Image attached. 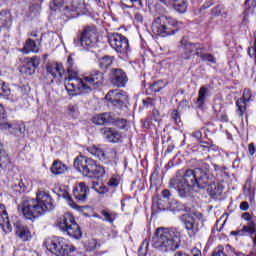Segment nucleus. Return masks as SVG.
I'll return each instance as SVG.
<instances>
[{
	"label": "nucleus",
	"instance_id": "nucleus-1",
	"mask_svg": "<svg viewBox=\"0 0 256 256\" xmlns=\"http://www.w3.org/2000/svg\"><path fill=\"white\" fill-rule=\"evenodd\" d=\"M169 187L178 192L179 197L187 199L193 195V189H207L210 195H217L215 176L209 170V164L203 163L201 167L186 170L183 176L170 180Z\"/></svg>",
	"mask_w": 256,
	"mask_h": 256
},
{
	"label": "nucleus",
	"instance_id": "nucleus-2",
	"mask_svg": "<svg viewBox=\"0 0 256 256\" xmlns=\"http://www.w3.org/2000/svg\"><path fill=\"white\" fill-rule=\"evenodd\" d=\"M53 209H55V201L45 191H39L36 199L24 197L18 205V211H21L25 219L29 221H35L37 217H41Z\"/></svg>",
	"mask_w": 256,
	"mask_h": 256
},
{
	"label": "nucleus",
	"instance_id": "nucleus-3",
	"mask_svg": "<svg viewBox=\"0 0 256 256\" xmlns=\"http://www.w3.org/2000/svg\"><path fill=\"white\" fill-rule=\"evenodd\" d=\"M104 79L105 77L103 76V72L99 70H93L83 79H71L70 82L66 85L67 93L71 97L79 95V91L80 93H89V91H93V89H99V87L103 85Z\"/></svg>",
	"mask_w": 256,
	"mask_h": 256
},
{
	"label": "nucleus",
	"instance_id": "nucleus-4",
	"mask_svg": "<svg viewBox=\"0 0 256 256\" xmlns=\"http://www.w3.org/2000/svg\"><path fill=\"white\" fill-rule=\"evenodd\" d=\"M180 234L175 228H158L152 238V247L163 253L179 249Z\"/></svg>",
	"mask_w": 256,
	"mask_h": 256
},
{
	"label": "nucleus",
	"instance_id": "nucleus-5",
	"mask_svg": "<svg viewBox=\"0 0 256 256\" xmlns=\"http://www.w3.org/2000/svg\"><path fill=\"white\" fill-rule=\"evenodd\" d=\"M74 168L81 173L83 177L89 179H99L105 175V168L97 165L95 160L87 156H78L74 160Z\"/></svg>",
	"mask_w": 256,
	"mask_h": 256
},
{
	"label": "nucleus",
	"instance_id": "nucleus-6",
	"mask_svg": "<svg viewBox=\"0 0 256 256\" xmlns=\"http://www.w3.org/2000/svg\"><path fill=\"white\" fill-rule=\"evenodd\" d=\"M179 24L174 18L160 16L155 18L152 23V33L160 37H169L179 31Z\"/></svg>",
	"mask_w": 256,
	"mask_h": 256
},
{
	"label": "nucleus",
	"instance_id": "nucleus-7",
	"mask_svg": "<svg viewBox=\"0 0 256 256\" xmlns=\"http://www.w3.org/2000/svg\"><path fill=\"white\" fill-rule=\"evenodd\" d=\"M56 225L60 231L64 232L65 235H69V237H73V239H80L83 237V233L81 232V228L79 224L75 222V218L71 213H65L60 216L56 222Z\"/></svg>",
	"mask_w": 256,
	"mask_h": 256
},
{
	"label": "nucleus",
	"instance_id": "nucleus-8",
	"mask_svg": "<svg viewBox=\"0 0 256 256\" xmlns=\"http://www.w3.org/2000/svg\"><path fill=\"white\" fill-rule=\"evenodd\" d=\"M46 249L56 256H68L75 251V247L67 240L61 237L54 236L49 238L44 243Z\"/></svg>",
	"mask_w": 256,
	"mask_h": 256
},
{
	"label": "nucleus",
	"instance_id": "nucleus-9",
	"mask_svg": "<svg viewBox=\"0 0 256 256\" xmlns=\"http://www.w3.org/2000/svg\"><path fill=\"white\" fill-rule=\"evenodd\" d=\"M98 41L97 29L93 26H88L74 38V44L76 47H82V49H91L95 47Z\"/></svg>",
	"mask_w": 256,
	"mask_h": 256
},
{
	"label": "nucleus",
	"instance_id": "nucleus-10",
	"mask_svg": "<svg viewBox=\"0 0 256 256\" xmlns=\"http://www.w3.org/2000/svg\"><path fill=\"white\" fill-rule=\"evenodd\" d=\"M180 221L190 235H195L203 227V214H186L181 216Z\"/></svg>",
	"mask_w": 256,
	"mask_h": 256
},
{
	"label": "nucleus",
	"instance_id": "nucleus-11",
	"mask_svg": "<svg viewBox=\"0 0 256 256\" xmlns=\"http://www.w3.org/2000/svg\"><path fill=\"white\" fill-rule=\"evenodd\" d=\"M93 123L96 125H105V123H114L118 129H124L127 126V120L119 119L112 112H106L95 115L93 117Z\"/></svg>",
	"mask_w": 256,
	"mask_h": 256
},
{
	"label": "nucleus",
	"instance_id": "nucleus-12",
	"mask_svg": "<svg viewBox=\"0 0 256 256\" xmlns=\"http://www.w3.org/2000/svg\"><path fill=\"white\" fill-rule=\"evenodd\" d=\"M108 42L110 47H112V49H115L117 53H127L129 51V40L122 34H109Z\"/></svg>",
	"mask_w": 256,
	"mask_h": 256
},
{
	"label": "nucleus",
	"instance_id": "nucleus-13",
	"mask_svg": "<svg viewBox=\"0 0 256 256\" xmlns=\"http://www.w3.org/2000/svg\"><path fill=\"white\" fill-rule=\"evenodd\" d=\"M105 99L112 107H116V109H123V107H125V103H127V93L119 89L110 90L106 94Z\"/></svg>",
	"mask_w": 256,
	"mask_h": 256
},
{
	"label": "nucleus",
	"instance_id": "nucleus-14",
	"mask_svg": "<svg viewBox=\"0 0 256 256\" xmlns=\"http://www.w3.org/2000/svg\"><path fill=\"white\" fill-rule=\"evenodd\" d=\"M182 53L180 55L181 61H189L191 59V54L195 51L201 50V44L191 43L188 37H183L180 41Z\"/></svg>",
	"mask_w": 256,
	"mask_h": 256
},
{
	"label": "nucleus",
	"instance_id": "nucleus-15",
	"mask_svg": "<svg viewBox=\"0 0 256 256\" xmlns=\"http://www.w3.org/2000/svg\"><path fill=\"white\" fill-rule=\"evenodd\" d=\"M63 10L67 19H75V17L85 13V2L81 0L73 1L69 6H65Z\"/></svg>",
	"mask_w": 256,
	"mask_h": 256
},
{
	"label": "nucleus",
	"instance_id": "nucleus-16",
	"mask_svg": "<svg viewBox=\"0 0 256 256\" xmlns=\"http://www.w3.org/2000/svg\"><path fill=\"white\" fill-rule=\"evenodd\" d=\"M40 59L38 56H34L32 58H26V62L20 66V73L22 75H35V70L39 67Z\"/></svg>",
	"mask_w": 256,
	"mask_h": 256
},
{
	"label": "nucleus",
	"instance_id": "nucleus-17",
	"mask_svg": "<svg viewBox=\"0 0 256 256\" xmlns=\"http://www.w3.org/2000/svg\"><path fill=\"white\" fill-rule=\"evenodd\" d=\"M89 195V188L85 182H80L73 189V196L77 203L83 204L87 203V197Z\"/></svg>",
	"mask_w": 256,
	"mask_h": 256
},
{
	"label": "nucleus",
	"instance_id": "nucleus-18",
	"mask_svg": "<svg viewBox=\"0 0 256 256\" xmlns=\"http://www.w3.org/2000/svg\"><path fill=\"white\" fill-rule=\"evenodd\" d=\"M110 80L114 87H125L128 81L127 74L122 69H113Z\"/></svg>",
	"mask_w": 256,
	"mask_h": 256
},
{
	"label": "nucleus",
	"instance_id": "nucleus-19",
	"mask_svg": "<svg viewBox=\"0 0 256 256\" xmlns=\"http://www.w3.org/2000/svg\"><path fill=\"white\" fill-rule=\"evenodd\" d=\"M251 97V89L245 88L242 98L236 101V107H238V114L240 117H243V115H245V111H247V103L251 101Z\"/></svg>",
	"mask_w": 256,
	"mask_h": 256
},
{
	"label": "nucleus",
	"instance_id": "nucleus-20",
	"mask_svg": "<svg viewBox=\"0 0 256 256\" xmlns=\"http://www.w3.org/2000/svg\"><path fill=\"white\" fill-rule=\"evenodd\" d=\"M15 234L22 241H31V231L29 227L25 226L21 221H16L13 223Z\"/></svg>",
	"mask_w": 256,
	"mask_h": 256
},
{
	"label": "nucleus",
	"instance_id": "nucleus-21",
	"mask_svg": "<svg viewBox=\"0 0 256 256\" xmlns=\"http://www.w3.org/2000/svg\"><path fill=\"white\" fill-rule=\"evenodd\" d=\"M0 227L4 233H11V231H13L11 220H9V214L3 204H0Z\"/></svg>",
	"mask_w": 256,
	"mask_h": 256
},
{
	"label": "nucleus",
	"instance_id": "nucleus-22",
	"mask_svg": "<svg viewBox=\"0 0 256 256\" xmlns=\"http://www.w3.org/2000/svg\"><path fill=\"white\" fill-rule=\"evenodd\" d=\"M66 65L69 75L68 78L65 79V89L67 91V84L71 83V79H79V70L77 69V66L75 65V62L71 56L68 57Z\"/></svg>",
	"mask_w": 256,
	"mask_h": 256
},
{
	"label": "nucleus",
	"instance_id": "nucleus-23",
	"mask_svg": "<svg viewBox=\"0 0 256 256\" xmlns=\"http://www.w3.org/2000/svg\"><path fill=\"white\" fill-rule=\"evenodd\" d=\"M101 134L108 143H119L121 141V134L119 131L113 128H102Z\"/></svg>",
	"mask_w": 256,
	"mask_h": 256
},
{
	"label": "nucleus",
	"instance_id": "nucleus-24",
	"mask_svg": "<svg viewBox=\"0 0 256 256\" xmlns=\"http://www.w3.org/2000/svg\"><path fill=\"white\" fill-rule=\"evenodd\" d=\"M47 73L52 75L54 79L61 81V79H63V75H65V69H63L62 64H50L47 66Z\"/></svg>",
	"mask_w": 256,
	"mask_h": 256
},
{
	"label": "nucleus",
	"instance_id": "nucleus-25",
	"mask_svg": "<svg viewBox=\"0 0 256 256\" xmlns=\"http://www.w3.org/2000/svg\"><path fill=\"white\" fill-rule=\"evenodd\" d=\"M13 25V16L11 12L2 10L0 12V33L2 29H9Z\"/></svg>",
	"mask_w": 256,
	"mask_h": 256
},
{
	"label": "nucleus",
	"instance_id": "nucleus-26",
	"mask_svg": "<svg viewBox=\"0 0 256 256\" xmlns=\"http://www.w3.org/2000/svg\"><path fill=\"white\" fill-rule=\"evenodd\" d=\"M245 233L247 235H255L256 233V224L255 222H247L242 229L237 230V231H232L231 235L237 236L240 235L241 237L243 235H245Z\"/></svg>",
	"mask_w": 256,
	"mask_h": 256
},
{
	"label": "nucleus",
	"instance_id": "nucleus-27",
	"mask_svg": "<svg viewBox=\"0 0 256 256\" xmlns=\"http://www.w3.org/2000/svg\"><path fill=\"white\" fill-rule=\"evenodd\" d=\"M208 96H209V85L202 86L198 91V98L195 103L198 109H203Z\"/></svg>",
	"mask_w": 256,
	"mask_h": 256
},
{
	"label": "nucleus",
	"instance_id": "nucleus-28",
	"mask_svg": "<svg viewBox=\"0 0 256 256\" xmlns=\"http://www.w3.org/2000/svg\"><path fill=\"white\" fill-rule=\"evenodd\" d=\"M9 95L12 101H19V99H23V97L27 95V90L25 89V87L15 86L12 91L10 90Z\"/></svg>",
	"mask_w": 256,
	"mask_h": 256
},
{
	"label": "nucleus",
	"instance_id": "nucleus-29",
	"mask_svg": "<svg viewBox=\"0 0 256 256\" xmlns=\"http://www.w3.org/2000/svg\"><path fill=\"white\" fill-rule=\"evenodd\" d=\"M50 171L53 175H63L67 171V165L59 160H55L50 168Z\"/></svg>",
	"mask_w": 256,
	"mask_h": 256
},
{
	"label": "nucleus",
	"instance_id": "nucleus-30",
	"mask_svg": "<svg viewBox=\"0 0 256 256\" xmlns=\"http://www.w3.org/2000/svg\"><path fill=\"white\" fill-rule=\"evenodd\" d=\"M89 153L97 157L100 161H107V155L105 154V150L100 146H91L88 148Z\"/></svg>",
	"mask_w": 256,
	"mask_h": 256
},
{
	"label": "nucleus",
	"instance_id": "nucleus-31",
	"mask_svg": "<svg viewBox=\"0 0 256 256\" xmlns=\"http://www.w3.org/2000/svg\"><path fill=\"white\" fill-rule=\"evenodd\" d=\"M22 53L26 55L29 53H39V46L32 39H27L24 47L22 48Z\"/></svg>",
	"mask_w": 256,
	"mask_h": 256
},
{
	"label": "nucleus",
	"instance_id": "nucleus-32",
	"mask_svg": "<svg viewBox=\"0 0 256 256\" xmlns=\"http://www.w3.org/2000/svg\"><path fill=\"white\" fill-rule=\"evenodd\" d=\"M11 165V160H9V155L3 149V144L0 143V169H7Z\"/></svg>",
	"mask_w": 256,
	"mask_h": 256
},
{
	"label": "nucleus",
	"instance_id": "nucleus-33",
	"mask_svg": "<svg viewBox=\"0 0 256 256\" xmlns=\"http://www.w3.org/2000/svg\"><path fill=\"white\" fill-rule=\"evenodd\" d=\"M172 6L177 13H185L187 11V0H174Z\"/></svg>",
	"mask_w": 256,
	"mask_h": 256
},
{
	"label": "nucleus",
	"instance_id": "nucleus-34",
	"mask_svg": "<svg viewBox=\"0 0 256 256\" xmlns=\"http://www.w3.org/2000/svg\"><path fill=\"white\" fill-rule=\"evenodd\" d=\"M0 129H11V124L7 123L5 108L0 104Z\"/></svg>",
	"mask_w": 256,
	"mask_h": 256
},
{
	"label": "nucleus",
	"instance_id": "nucleus-35",
	"mask_svg": "<svg viewBox=\"0 0 256 256\" xmlns=\"http://www.w3.org/2000/svg\"><path fill=\"white\" fill-rule=\"evenodd\" d=\"M168 209L172 211V213H180V211H183L185 207L176 199H172L171 201L168 202Z\"/></svg>",
	"mask_w": 256,
	"mask_h": 256
},
{
	"label": "nucleus",
	"instance_id": "nucleus-36",
	"mask_svg": "<svg viewBox=\"0 0 256 256\" xmlns=\"http://www.w3.org/2000/svg\"><path fill=\"white\" fill-rule=\"evenodd\" d=\"M50 9L52 11H63L65 13V0H52L50 2Z\"/></svg>",
	"mask_w": 256,
	"mask_h": 256
},
{
	"label": "nucleus",
	"instance_id": "nucleus-37",
	"mask_svg": "<svg viewBox=\"0 0 256 256\" xmlns=\"http://www.w3.org/2000/svg\"><path fill=\"white\" fill-rule=\"evenodd\" d=\"M211 14L214 17H227V10L223 5H218L212 9Z\"/></svg>",
	"mask_w": 256,
	"mask_h": 256
},
{
	"label": "nucleus",
	"instance_id": "nucleus-38",
	"mask_svg": "<svg viewBox=\"0 0 256 256\" xmlns=\"http://www.w3.org/2000/svg\"><path fill=\"white\" fill-rule=\"evenodd\" d=\"M165 87H167V84H165V82H163V80H158V81L154 82L153 84H151L150 89L154 93H159L160 91H163V89H165Z\"/></svg>",
	"mask_w": 256,
	"mask_h": 256
},
{
	"label": "nucleus",
	"instance_id": "nucleus-39",
	"mask_svg": "<svg viewBox=\"0 0 256 256\" xmlns=\"http://www.w3.org/2000/svg\"><path fill=\"white\" fill-rule=\"evenodd\" d=\"M101 69H108V67H111L113 65V57L111 56H104L100 59L99 63Z\"/></svg>",
	"mask_w": 256,
	"mask_h": 256
},
{
	"label": "nucleus",
	"instance_id": "nucleus-40",
	"mask_svg": "<svg viewBox=\"0 0 256 256\" xmlns=\"http://www.w3.org/2000/svg\"><path fill=\"white\" fill-rule=\"evenodd\" d=\"M196 55L198 57H200V59H202V61H208V63H217V59L215 58V56H213V54H200L199 52H196Z\"/></svg>",
	"mask_w": 256,
	"mask_h": 256
},
{
	"label": "nucleus",
	"instance_id": "nucleus-41",
	"mask_svg": "<svg viewBox=\"0 0 256 256\" xmlns=\"http://www.w3.org/2000/svg\"><path fill=\"white\" fill-rule=\"evenodd\" d=\"M0 95L4 97H9L11 95V88L3 80H0Z\"/></svg>",
	"mask_w": 256,
	"mask_h": 256
},
{
	"label": "nucleus",
	"instance_id": "nucleus-42",
	"mask_svg": "<svg viewBox=\"0 0 256 256\" xmlns=\"http://www.w3.org/2000/svg\"><path fill=\"white\" fill-rule=\"evenodd\" d=\"M148 249H149V240L145 239V240L142 242V244H141V246L139 247V249H138V254H139V256H145V255H147Z\"/></svg>",
	"mask_w": 256,
	"mask_h": 256
},
{
	"label": "nucleus",
	"instance_id": "nucleus-43",
	"mask_svg": "<svg viewBox=\"0 0 256 256\" xmlns=\"http://www.w3.org/2000/svg\"><path fill=\"white\" fill-rule=\"evenodd\" d=\"M174 256H201V250L197 249V248H193L191 250V255L185 253V252H182V251H178L175 253Z\"/></svg>",
	"mask_w": 256,
	"mask_h": 256
},
{
	"label": "nucleus",
	"instance_id": "nucleus-44",
	"mask_svg": "<svg viewBox=\"0 0 256 256\" xmlns=\"http://www.w3.org/2000/svg\"><path fill=\"white\" fill-rule=\"evenodd\" d=\"M11 132L14 133L16 137H23L25 133V126H15Z\"/></svg>",
	"mask_w": 256,
	"mask_h": 256
},
{
	"label": "nucleus",
	"instance_id": "nucleus-45",
	"mask_svg": "<svg viewBox=\"0 0 256 256\" xmlns=\"http://www.w3.org/2000/svg\"><path fill=\"white\" fill-rule=\"evenodd\" d=\"M101 214L108 223H113V221H115V218H113L114 214L107 212V210H102Z\"/></svg>",
	"mask_w": 256,
	"mask_h": 256
},
{
	"label": "nucleus",
	"instance_id": "nucleus-46",
	"mask_svg": "<svg viewBox=\"0 0 256 256\" xmlns=\"http://www.w3.org/2000/svg\"><path fill=\"white\" fill-rule=\"evenodd\" d=\"M144 107H151V105H155V100L151 97H147L146 99L142 100Z\"/></svg>",
	"mask_w": 256,
	"mask_h": 256
},
{
	"label": "nucleus",
	"instance_id": "nucleus-47",
	"mask_svg": "<svg viewBox=\"0 0 256 256\" xmlns=\"http://www.w3.org/2000/svg\"><path fill=\"white\" fill-rule=\"evenodd\" d=\"M109 187H119V178L117 177H112L108 181Z\"/></svg>",
	"mask_w": 256,
	"mask_h": 256
},
{
	"label": "nucleus",
	"instance_id": "nucleus-48",
	"mask_svg": "<svg viewBox=\"0 0 256 256\" xmlns=\"http://www.w3.org/2000/svg\"><path fill=\"white\" fill-rule=\"evenodd\" d=\"M172 120L174 121V123H177V125L181 123V117L179 116V112L177 110H174L172 112Z\"/></svg>",
	"mask_w": 256,
	"mask_h": 256
},
{
	"label": "nucleus",
	"instance_id": "nucleus-49",
	"mask_svg": "<svg viewBox=\"0 0 256 256\" xmlns=\"http://www.w3.org/2000/svg\"><path fill=\"white\" fill-rule=\"evenodd\" d=\"M152 117H153L154 121H156V123H159V121H161V113H159V110L154 109L152 111Z\"/></svg>",
	"mask_w": 256,
	"mask_h": 256
},
{
	"label": "nucleus",
	"instance_id": "nucleus-50",
	"mask_svg": "<svg viewBox=\"0 0 256 256\" xmlns=\"http://www.w3.org/2000/svg\"><path fill=\"white\" fill-rule=\"evenodd\" d=\"M162 197H163V199H167V201L173 200V198H171V197H173V195L171 194V191H169L167 189L162 191Z\"/></svg>",
	"mask_w": 256,
	"mask_h": 256
},
{
	"label": "nucleus",
	"instance_id": "nucleus-51",
	"mask_svg": "<svg viewBox=\"0 0 256 256\" xmlns=\"http://www.w3.org/2000/svg\"><path fill=\"white\" fill-rule=\"evenodd\" d=\"M121 3L125 9H133V0H121Z\"/></svg>",
	"mask_w": 256,
	"mask_h": 256
},
{
	"label": "nucleus",
	"instance_id": "nucleus-52",
	"mask_svg": "<svg viewBox=\"0 0 256 256\" xmlns=\"http://www.w3.org/2000/svg\"><path fill=\"white\" fill-rule=\"evenodd\" d=\"M242 219H244V221H248V223H255V220H253V216H251V214H249L248 212L242 214Z\"/></svg>",
	"mask_w": 256,
	"mask_h": 256
},
{
	"label": "nucleus",
	"instance_id": "nucleus-53",
	"mask_svg": "<svg viewBox=\"0 0 256 256\" xmlns=\"http://www.w3.org/2000/svg\"><path fill=\"white\" fill-rule=\"evenodd\" d=\"M253 54H251V48H248V55L249 57L253 58L254 57V61H255V65H256V38L254 40V44H253Z\"/></svg>",
	"mask_w": 256,
	"mask_h": 256
},
{
	"label": "nucleus",
	"instance_id": "nucleus-54",
	"mask_svg": "<svg viewBox=\"0 0 256 256\" xmlns=\"http://www.w3.org/2000/svg\"><path fill=\"white\" fill-rule=\"evenodd\" d=\"M95 191H97V193L100 195H105V193H109V188L106 186H100L99 188H95Z\"/></svg>",
	"mask_w": 256,
	"mask_h": 256
},
{
	"label": "nucleus",
	"instance_id": "nucleus-55",
	"mask_svg": "<svg viewBox=\"0 0 256 256\" xmlns=\"http://www.w3.org/2000/svg\"><path fill=\"white\" fill-rule=\"evenodd\" d=\"M59 197H63V199H66V201H73V199L71 198V195H69V192L67 191H61V193L59 194Z\"/></svg>",
	"mask_w": 256,
	"mask_h": 256
},
{
	"label": "nucleus",
	"instance_id": "nucleus-56",
	"mask_svg": "<svg viewBox=\"0 0 256 256\" xmlns=\"http://www.w3.org/2000/svg\"><path fill=\"white\" fill-rule=\"evenodd\" d=\"M68 111L71 113V115H75L79 111V106L77 105H70L68 106Z\"/></svg>",
	"mask_w": 256,
	"mask_h": 256
},
{
	"label": "nucleus",
	"instance_id": "nucleus-57",
	"mask_svg": "<svg viewBox=\"0 0 256 256\" xmlns=\"http://www.w3.org/2000/svg\"><path fill=\"white\" fill-rule=\"evenodd\" d=\"M191 137H193L194 139L199 141L201 139V137H203V133L201 131L197 130L191 134Z\"/></svg>",
	"mask_w": 256,
	"mask_h": 256
},
{
	"label": "nucleus",
	"instance_id": "nucleus-58",
	"mask_svg": "<svg viewBox=\"0 0 256 256\" xmlns=\"http://www.w3.org/2000/svg\"><path fill=\"white\" fill-rule=\"evenodd\" d=\"M241 211H249V202L244 201L240 203Z\"/></svg>",
	"mask_w": 256,
	"mask_h": 256
},
{
	"label": "nucleus",
	"instance_id": "nucleus-59",
	"mask_svg": "<svg viewBox=\"0 0 256 256\" xmlns=\"http://www.w3.org/2000/svg\"><path fill=\"white\" fill-rule=\"evenodd\" d=\"M248 151H249V154L253 157V155H255V152H256L255 144L250 143L248 145Z\"/></svg>",
	"mask_w": 256,
	"mask_h": 256
},
{
	"label": "nucleus",
	"instance_id": "nucleus-60",
	"mask_svg": "<svg viewBox=\"0 0 256 256\" xmlns=\"http://www.w3.org/2000/svg\"><path fill=\"white\" fill-rule=\"evenodd\" d=\"M200 147L203 149H211V143L207 141H200Z\"/></svg>",
	"mask_w": 256,
	"mask_h": 256
},
{
	"label": "nucleus",
	"instance_id": "nucleus-61",
	"mask_svg": "<svg viewBox=\"0 0 256 256\" xmlns=\"http://www.w3.org/2000/svg\"><path fill=\"white\" fill-rule=\"evenodd\" d=\"M134 19L136 23H143V15H141L140 13H136Z\"/></svg>",
	"mask_w": 256,
	"mask_h": 256
},
{
	"label": "nucleus",
	"instance_id": "nucleus-62",
	"mask_svg": "<svg viewBox=\"0 0 256 256\" xmlns=\"http://www.w3.org/2000/svg\"><path fill=\"white\" fill-rule=\"evenodd\" d=\"M133 7H143V2L141 0H132Z\"/></svg>",
	"mask_w": 256,
	"mask_h": 256
},
{
	"label": "nucleus",
	"instance_id": "nucleus-63",
	"mask_svg": "<svg viewBox=\"0 0 256 256\" xmlns=\"http://www.w3.org/2000/svg\"><path fill=\"white\" fill-rule=\"evenodd\" d=\"M143 127L145 129H149V127H151V121L145 120L144 123H143Z\"/></svg>",
	"mask_w": 256,
	"mask_h": 256
},
{
	"label": "nucleus",
	"instance_id": "nucleus-64",
	"mask_svg": "<svg viewBox=\"0 0 256 256\" xmlns=\"http://www.w3.org/2000/svg\"><path fill=\"white\" fill-rule=\"evenodd\" d=\"M157 207H158L159 211H165V207H163V206L161 205V200H159V201L157 202Z\"/></svg>",
	"mask_w": 256,
	"mask_h": 256
}]
</instances>
